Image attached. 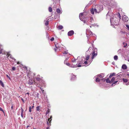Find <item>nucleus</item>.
<instances>
[{"label": "nucleus", "mask_w": 129, "mask_h": 129, "mask_svg": "<svg viewBox=\"0 0 129 129\" xmlns=\"http://www.w3.org/2000/svg\"><path fill=\"white\" fill-rule=\"evenodd\" d=\"M113 16V18H110V21L111 24L113 25H117L118 22L119 20L120 19V14H118L117 15H114Z\"/></svg>", "instance_id": "obj_1"}, {"label": "nucleus", "mask_w": 129, "mask_h": 129, "mask_svg": "<svg viewBox=\"0 0 129 129\" xmlns=\"http://www.w3.org/2000/svg\"><path fill=\"white\" fill-rule=\"evenodd\" d=\"M103 9V7L102 5H97L95 6L94 9H91L90 12L92 14H93L94 12L95 13H99Z\"/></svg>", "instance_id": "obj_2"}, {"label": "nucleus", "mask_w": 129, "mask_h": 129, "mask_svg": "<svg viewBox=\"0 0 129 129\" xmlns=\"http://www.w3.org/2000/svg\"><path fill=\"white\" fill-rule=\"evenodd\" d=\"M86 34L87 38H88V36H92V32L88 29H87Z\"/></svg>", "instance_id": "obj_3"}, {"label": "nucleus", "mask_w": 129, "mask_h": 129, "mask_svg": "<svg viewBox=\"0 0 129 129\" xmlns=\"http://www.w3.org/2000/svg\"><path fill=\"white\" fill-rule=\"evenodd\" d=\"M122 20L124 22H126L128 21V19L126 16L124 15L122 17Z\"/></svg>", "instance_id": "obj_4"}, {"label": "nucleus", "mask_w": 129, "mask_h": 129, "mask_svg": "<svg viewBox=\"0 0 129 129\" xmlns=\"http://www.w3.org/2000/svg\"><path fill=\"white\" fill-rule=\"evenodd\" d=\"M122 80L123 82L125 83L126 85H127L129 84V80L124 78H123Z\"/></svg>", "instance_id": "obj_5"}, {"label": "nucleus", "mask_w": 129, "mask_h": 129, "mask_svg": "<svg viewBox=\"0 0 129 129\" xmlns=\"http://www.w3.org/2000/svg\"><path fill=\"white\" fill-rule=\"evenodd\" d=\"M94 78H96L95 81L96 82H99L101 80H102L104 81H105V79L104 78L100 79H99V77H97L96 76H95Z\"/></svg>", "instance_id": "obj_6"}, {"label": "nucleus", "mask_w": 129, "mask_h": 129, "mask_svg": "<svg viewBox=\"0 0 129 129\" xmlns=\"http://www.w3.org/2000/svg\"><path fill=\"white\" fill-rule=\"evenodd\" d=\"M83 13H80L79 15V18L81 20L83 21L84 23L86 22V21L84 20H83Z\"/></svg>", "instance_id": "obj_7"}, {"label": "nucleus", "mask_w": 129, "mask_h": 129, "mask_svg": "<svg viewBox=\"0 0 129 129\" xmlns=\"http://www.w3.org/2000/svg\"><path fill=\"white\" fill-rule=\"evenodd\" d=\"M52 118V116H51L50 118H49L48 119V120L47 121V124H48V125H50V122L51 121Z\"/></svg>", "instance_id": "obj_8"}, {"label": "nucleus", "mask_w": 129, "mask_h": 129, "mask_svg": "<svg viewBox=\"0 0 129 129\" xmlns=\"http://www.w3.org/2000/svg\"><path fill=\"white\" fill-rule=\"evenodd\" d=\"M7 55L8 56V59H9L10 60V59H12L13 60H15L14 58L12 57V56H11L10 54L9 53H7Z\"/></svg>", "instance_id": "obj_9"}, {"label": "nucleus", "mask_w": 129, "mask_h": 129, "mask_svg": "<svg viewBox=\"0 0 129 129\" xmlns=\"http://www.w3.org/2000/svg\"><path fill=\"white\" fill-rule=\"evenodd\" d=\"M74 31L73 30H71L68 32V35L69 36H71L74 34Z\"/></svg>", "instance_id": "obj_10"}, {"label": "nucleus", "mask_w": 129, "mask_h": 129, "mask_svg": "<svg viewBox=\"0 0 129 129\" xmlns=\"http://www.w3.org/2000/svg\"><path fill=\"white\" fill-rule=\"evenodd\" d=\"M89 56L88 55H87L85 57V58H84V60H83V59H82V58H83V57H82L81 59H82V61H85V60H88V59H89Z\"/></svg>", "instance_id": "obj_11"}, {"label": "nucleus", "mask_w": 129, "mask_h": 129, "mask_svg": "<svg viewBox=\"0 0 129 129\" xmlns=\"http://www.w3.org/2000/svg\"><path fill=\"white\" fill-rule=\"evenodd\" d=\"M34 82H35L32 79H30L29 80L28 84L29 85L32 84H33Z\"/></svg>", "instance_id": "obj_12"}, {"label": "nucleus", "mask_w": 129, "mask_h": 129, "mask_svg": "<svg viewBox=\"0 0 129 129\" xmlns=\"http://www.w3.org/2000/svg\"><path fill=\"white\" fill-rule=\"evenodd\" d=\"M97 54L96 53H95L94 52H93L92 54V59H93L94 57L96 56L97 55Z\"/></svg>", "instance_id": "obj_13"}, {"label": "nucleus", "mask_w": 129, "mask_h": 129, "mask_svg": "<svg viewBox=\"0 0 129 129\" xmlns=\"http://www.w3.org/2000/svg\"><path fill=\"white\" fill-rule=\"evenodd\" d=\"M97 76L98 77H99L100 78H102L104 77V74L103 73H101L98 75Z\"/></svg>", "instance_id": "obj_14"}, {"label": "nucleus", "mask_w": 129, "mask_h": 129, "mask_svg": "<svg viewBox=\"0 0 129 129\" xmlns=\"http://www.w3.org/2000/svg\"><path fill=\"white\" fill-rule=\"evenodd\" d=\"M32 74L33 75V77L35 76V75L34 73H32L31 72H30L28 73V74H27V75L28 77H29V76H32Z\"/></svg>", "instance_id": "obj_15"}, {"label": "nucleus", "mask_w": 129, "mask_h": 129, "mask_svg": "<svg viewBox=\"0 0 129 129\" xmlns=\"http://www.w3.org/2000/svg\"><path fill=\"white\" fill-rule=\"evenodd\" d=\"M56 48L57 49H59V50H60V48L61 47V45H59L58 44H57L55 45Z\"/></svg>", "instance_id": "obj_16"}, {"label": "nucleus", "mask_w": 129, "mask_h": 129, "mask_svg": "<svg viewBox=\"0 0 129 129\" xmlns=\"http://www.w3.org/2000/svg\"><path fill=\"white\" fill-rule=\"evenodd\" d=\"M72 77L71 78V80H74L75 79L76 77V76L73 74H72Z\"/></svg>", "instance_id": "obj_17"}, {"label": "nucleus", "mask_w": 129, "mask_h": 129, "mask_svg": "<svg viewBox=\"0 0 129 129\" xmlns=\"http://www.w3.org/2000/svg\"><path fill=\"white\" fill-rule=\"evenodd\" d=\"M127 68V66L125 64H123L122 66V69L124 70H125Z\"/></svg>", "instance_id": "obj_18"}, {"label": "nucleus", "mask_w": 129, "mask_h": 129, "mask_svg": "<svg viewBox=\"0 0 129 129\" xmlns=\"http://www.w3.org/2000/svg\"><path fill=\"white\" fill-rule=\"evenodd\" d=\"M56 12L58 13H61L60 10L59 8H58L56 9Z\"/></svg>", "instance_id": "obj_19"}, {"label": "nucleus", "mask_w": 129, "mask_h": 129, "mask_svg": "<svg viewBox=\"0 0 129 129\" xmlns=\"http://www.w3.org/2000/svg\"><path fill=\"white\" fill-rule=\"evenodd\" d=\"M64 63L65 64H66L68 66H70L71 64L70 63L66 62V60H64Z\"/></svg>", "instance_id": "obj_20"}, {"label": "nucleus", "mask_w": 129, "mask_h": 129, "mask_svg": "<svg viewBox=\"0 0 129 129\" xmlns=\"http://www.w3.org/2000/svg\"><path fill=\"white\" fill-rule=\"evenodd\" d=\"M0 84L3 87H4V85L3 83V82L1 81L0 80Z\"/></svg>", "instance_id": "obj_21"}, {"label": "nucleus", "mask_w": 129, "mask_h": 129, "mask_svg": "<svg viewBox=\"0 0 129 129\" xmlns=\"http://www.w3.org/2000/svg\"><path fill=\"white\" fill-rule=\"evenodd\" d=\"M106 82L107 83H111V81H110L109 79H107L106 80Z\"/></svg>", "instance_id": "obj_22"}, {"label": "nucleus", "mask_w": 129, "mask_h": 129, "mask_svg": "<svg viewBox=\"0 0 129 129\" xmlns=\"http://www.w3.org/2000/svg\"><path fill=\"white\" fill-rule=\"evenodd\" d=\"M21 117H23V113L24 110L22 108H21Z\"/></svg>", "instance_id": "obj_23"}, {"label": "nucleus", "mask_w": 129, "mask_h": 129, "mask_svg": "<svg viewBox=\"0 0 129 129\" xmlns=\"http://www.w3.org/2000/svg\"><path fill=\"white\" fill-rule=\"evenodd\" d=\"M114 58V60H117L118 59V56L117 55H115Z\"/></svg>", "instance_id": "obj_24"}, {"label": "nucleus", "mask_w": 129, "mask_h": 129, "mask_svg": "<svg viewBox=\"0 0 129 129\" xmlns=\"http://www.w3.org/2000/svg\"><path fill=\"white\" fill-rule=\"evenodd\" d=\"M63 28V26L61 25L59 26L58 27V28L59 29H61Z\"/></svg>", "instance_id": "obj_25"}, {"label": "nucleus", "mask_w": 129, "mask_h": 129, "mask_svg": "<svg viewBox=\"0 0 129 129\" xmlns=\"http://www.w3.org/2000/svg\"><path fill=\"white\" fill-rule=\"evenodd\" d=\"M49 11L50 12H51L52 11V8L51 7H49Z\"/></svg>", "instance_id": "obj_26"}, {"label": "nucleus", "mask_w": 129, "mask_h": 129, "mask_svg": "<svg viewBox=\"0 0 129 129\" xmlns=\"http://www.w3.org/2000/svg\"><path fill=\"white\" fill-rule=\"evenodd\" d=\"M115 80V78L114 77H113L112 79H111V82H113V81H114Z\"/></svg>", "instance_id": "obj_27"}, {"label": "nucleus", "mask_w": 129, "mask_h": 129, "mask_svg": "<svg viewBox=\"0 0 129 129\" xmlns=\"http://www.w3.org/2000/svg\"><path fill=\"white\" fill-rule=\"evenodd\" d=\"M123 45H124V47H125L127 45V43H123Z\"/></svg>", "instance_id": "obj_28"}, {"label": "nucleus", "mask_w": 129, "mask_h": 129, "mask_svg": "<svg viewBox=\"0 0 129 129\" xmlns=\"http://www.w3.org/2000/svg\"><path fill=\"white\" fill-rule=\"evenodd\" d=\"M39 106H38L36 107V110L37 111H38L40 110Z\"/></svg>", "instance_id": "obj_29"}, {"label": "nucleus", "mask_w": 129, "mask_h": 129, "mask_svg": "<svg viewBox=\"0 0 129 129\" xmlns=\"http://www.w3.org/2000/svg\"><path fill=\"white\" fill-rule=\"evenodd\" d=\"M48 21H46L45 23V24L47 26L48 25Z\"/></svg>", "instance_id": "obj_30"}, {"label": "nucleus", "mask_w": 129, "mask_h": 129, "mask_svg": "<svg viewBox=\"0 0 129 129\" xmlns=\"http://www.w3.org/2000/svg\"><path fill=\"white\" fill-rule=\"evenodd\" d=\"M68 53V51H64V52L63 53L64 54H67Z\"/></svg>", "instance_id": "obj_31"}, {"label": "nucleus", "mask_w": 129, "mask_h": 129, "mask_svg": "<svg viewBox=\"0 0 129 129\" xmlns=\"http://www.w3.org/2000/svg\"><path fill=\"white\" fill-rule=\"evenodd\" d=\"M36 79L37 80L39 81L40 80V78H39V77H37L36 78Z\"/></svg>", "instance_id": "obj_32"}, {"label": "nucleus", "mask_w": 129, "mask_h": 129, "mask_svg": "<svg viewBox=\"0 0 129 129\" xmlns=\"http://www.w3.org/2000/svg\"><path fill=\"white\" fill-rule=\"evenodd\" d=\"M109 13L108 12L106 15V17L107 18H108L110 16Z\"/></svg>", "instance_id": "obj_33"}, {"label": "nucleus", "mask_w": 129, "mask_h": 129, "mask_svg": "<svg viewBox=\"0 0 129 129\" xmlns=\"http://www.w3.org/2000/svg\"><path fill=\"white\" fill-rule=\"evenodd\" d=\"M126 26L128 30H129V26L127 25H126Z\"/></svg>", "instance_id": "obj_34"}, {"label": "nucleus", "mask_w": 129, "mask_h": 129, "mask_svg": "<svg viewBox=\"0 0 129 129\" xmlns=\"http://www.w3.org/2000/svg\"><path fill=\"white\" fill-rule=\"evenodd\" d=\"M16 69V68L15 67H13L12 68V70L14 71Z\"/></svg>", "instance_id": "obj_35"}, {"label": "nucleus", "mask_w": 129, "mask_h": 129, "mask_svg": "<svg viewBox=\"0 0 129 129\" xmlns=\"http://www.w3.org/2000/svg\"><path fill=\"white\" fill-rule=\"evenodd\" d=\"M76 60V59H72V61L73 62H74Z\"/></svg>", "instance_id": "obj_36"}, {"label": "nucleus", "mask_w": 129, "mask_h": 129, "mask_svg": "<svg viewBox=\"0 0 129 129\" xmlns=\"http://www.w3.org/2000/svg\"><path fill=\"white\" fill-rule=\"evenodd\" d=\"M54 40V38L53 37H52L50 39V40L51 41H53Z\"/></svg>", "instance_id": "obj_37"}, {"label": "nucleus", "mask_w": 129, "mask_h": 129, "mask_svg": "<svg viewBox=\"0 0 129 129\" xmlns=\"http://www.w3.org/2000/svg\"><path fill=\"white\" fill-rule=\"evenodd\" d=\"M70 67H72V68H75V67H75V66H70Z\"/></svg>", "instance_id": "obj_38"}, {"label": "nucleus", "mask_w": 129, "mask_h": 129, "mask_svg": "<svg viewBox=\"0 0 129 129\" xmlns=\"http://www.w3.org/2000/svg\"><path fill=\"white\" fill-rule=\"evenodd\" d=\"M117 82H118V81H114L113 82V84H115V83H116Z\"/></svg>", "instance_id": "obj_39"}, {"label": "nucleus", "mask_w": 129, "mask_h": 129, "mask_svg": "<svg viewBox=\"0 0 129 129\" xmlns=\"http://www.w3.org/2000/svg\"><path fill=\"white\" fill-rule=\"evenodd\" d=\"M3 50H2L1 51H0V54L2 53L3 54L4 53L3 52Z\"/></svg>", "instance_id": "obj_40"}, {"label": "nucleus", "mask_w": 129, "mask_h": 129, "mask_svg": "<svg viewBox=\"0 0 129 129\" xmlns=\"http://www.w3.org/2000/svg\"><path fill=\"white\" fill-rule=\"evenodd\" d=\"M31 107H30L29 108V111L30 112H31Z\"/></svg>", "instance_id": "obj_41"}, {"label": "nucleus", "mask_w": 129, "mask_h": 129, "mask_svg": "<svg viewBox=\"0 0 129 129\" xmlns=\"http://www.w3.org/2000/svg\"><path fill=\"white\" fill-rule=\"evenodd\" d=\"M0 110L1 111H2V112H4V111L3 110V109L2 108H1L0 107Z\"/></svg>", "instance_id": "obj_42"}, {"label": "nucleus", "mask_w": 129, "mask_h": 129, "mask_svg": "<svg viewBox=\"0 0 129 129\" xmlns=\"http://www.w3.org/2000/svg\"><path fill=\"white\" fill-rule=\"evenodd\" d=\"M121 51V49H120L117 51V52L119 53H120Z\"/></svg>", "instance_id": "obj_43"}, {"label": "nucleus", "mask_w": 129, "mask_h": 129, "mask_svg": "<svg viewBox=\"0 0 129 129\" xmlns=\"http://www.w3.org/2000/svg\"><path fill=\"white\" fill-rule=\"evenodd\" d=\"M81 65H80V63H79L78 65H77V67H81Z\"/></svg>", "instance_id": "obj_44"}, {"label": "nucleus", "mask_w": 129, "mask_h": 129, "mask_svg": "<svg viewBox=\"0 0 129 129\" xmlns=\"http://www.w3.org/2000/svg\"><path fill=\"white\" fill-rule=\"evenodd\" d=\"M111 74L113 76H114L115 75V73H112Z\"/></svg>", "instance_id": "obj_45"}, {"label": "nucleus", "mask_w": 129, "mask_h": 129, "mask_svg": "<svg viewBox=\"0 0 129 129\" xmlns=\"http://www.w3.org/2000/svg\"><path fill=\"white\" fill-rule=\"evenodd\" d=\"M112 76H113L111 74H110V75L109 76V78H110L111 77H112Z\"/></svg>", "instance_id": "obj_46"}, {"label": "nucleus", "mask_w": 129, "mask_h": 129, "mask_svg": "<svg viewBox=\"0 0 129 129\" xmlns=\"http://www.w3.org/2000/svg\"><path fill=\"white\" fill-rule=\"evenodd\" d=\"M87 63V62L86 61H85L84 62V63L85 64H86Z\"/></svg>", "instance_id": "obj_47"}, {"label": "nucleus", "mask_w": 129, "mask_h": 129, "mask_svg": "<svg viewBox=\"0 0 129 129\" xmlns=\"http://www.w3.org/2000/svg\"><path fill=\"white\" fill-rule=\"evenodd\" d=\"M40 88L41 89L42 91L43 92L44 91V90L42 88L40 87Z\"/></svg>", "instance_id": "obj_48"}, {"label": "nucleus", "mask_w": 129, "mask_h": 129, "mask_svg": "<svg viewBox=\"0 0 129 129\" xmlns=\"http://www.w3.org/2000/svg\"><path fill=\"white\" fill-rule=\"evenodd\" d=\"M90 20L91 21V22H92V21L93 20V19L92 18H91Z\"/></svg>", "instance_id": "obj_49"}, {"label": "nucleus", "mask_w": 129, "mask_h": 129, "mask_svg": "<svg viewBox=\"0 0 129 129\" xmlns=\"http://www.w3.org/2000/svg\"><path fill=\"white\" fill-rule=\"evenodd\" d=\"M91 48H89V49H88V50H89V51H90V50H91Z\"/></svg>", "instance_id": "obj_50"}, {"label": "nucleus", "mask_w": 129, "mask_h": 129, "mask_svg": "<svg viewBox=\"0 0 129 129\" xmlns=\"http://www.w3.org/2000/svg\"><path fill=\"white\" fill-rule=\"evenodd\" d=\"M6 76L7 77L9 78V77L8 75H7Z\"/></svg>", "instance_id": "obj_51"}, {"label": "nucleus", "mask_w": 129, "mask_h": 129, "mask_svg": "<svg viewBox=\"0 0 129 129\" xmlns=\"http://www.w3.org/2000/svg\"><path fill=\"white\" fill-rule=\"evenodd\" d=\"M46 129H50L49 127H48Z\"/></svg>", "instance_id": "obj_52"}, {"label": "nucleus", "mask_w": 129, "mask_h": 129, "mask_svg": "<svg viewBox=\"0 0 129 129\" xmlns=\"http://www.w3.org/2000/svg\"><path fill=\"white\" fill-rule=\"evenodd\" d=\"M26 94H27L28 95H29V93H26Z\"/></svg>", "instance_id": "obj_53"}, {"label": "nucleus", "mask_w": 129, "mask_h": 129, "mask_svg": "<svg viewBox=\"0 0 129 129\" xmlns=\"http://www.w3.org/2000/svg\"><path fill=\"white\" fill-rule=\"evenodd\" d=\"M22 99V101H23V102H24V100H23V99L22 98V99Z\"/></svg>", "instance_id": "obj_54"}, {"label": "nucleus", "mask_w": 129, "mask_h": 129, "mask_svg": "<svg viewBox=\"0 0 129 129\" xmlns=\"http://www.w3.org/2000/svg\"><path fill=\"white\" fill-rule=\"evenodd\" d=\"M54 50H55V51H56V49H54Z\"/></svg>", "instance_id": "obj_55"}, {"label": "nucleus", "mask_w": 129, "mask_h": 129, "mask_svg": "<svg viewBox=\"0 0 129 129\" xmlns=\"http://www.w3.org/2000/svg\"><path fill=\"white\" fill-rule=\"evenodd\" d=\"M34 107V106H33L32 107H31V109H32Z\"/></svg>", "instance_id": "obj_56"}, {"label": "nucleus", "mask_w": 129, "mask_h": 129, "mask_svg": "<svg viewBox=\"0 0 129 129\" xmlns=\"http://www.w3.org/2000/svg\"><path fill=\"white\" fill-rule=\"evenodd\" d=\"M17 63V64H18L19 63V62H18Z\"/></svg>", "instance_id": "obj_57"}, {"label": "nucleus", "mask_w": 129, "mask_h": 129, "mask_svg": "<svg viewBox=\"0 0 129 129\" xmlns=\"http://www.w3.org/2000/svg\"><path fill=\"white\" fill-rule=\"evenodd\" d=\"M127 75L129 77V74H128Z\"/></svg>", "instance_id": "obj_58"}, {"label": "nucleus", "mask_w": 129, "mask_h": 129, "mask_svg": "<svg viewBox=\"0 0 129 129\" xmlns=\"http://www.w3.org/2000/svg\"><path fill=\"white\" fill-rule=\"evenodd\" d=\"M29 127V126H27V128L28 127Z\"/></svg>", "instance_id": "obj_59"}, {"label": "nucleus", "mask_w": 129, "mask_h": 129, "mask_svg": "<svg viewBox=\"0 0 129 129\" xmlns=\"http://www.w3.org/2000/svg\"><path fill=\"white\" fill-rule=\"evenodd\" d=\"M61 48H62H62H63V47H61Z\"/></svg>", "instance_id": "obj_60"}, {"label": "nucleus", "mask_w": 129, "mask_h": 129, "mask_svg": "<svg viewBox=\"0 0 129 129\" xmlns=\"http://www.w3.org/2000/svg\"><path fill=\"white\" fill-rule=\"evenodd\" d=\"M108 8H110V7H108Z\"/></svg>", "instance_id": "obj_61"}, {"label": "nucleus", "mask_w": 129, "mask_h": 129, "mask_svg": "<svg viewBox=\"0 0 129 129\" xmlns=\"http://www.w3.org/2000/svg\"><path fill=\"white\" fill-rule=\"evenodd\" d=\"M128 61H129V60H128Z\"/></svg>", "instance_id": "obj_62"}, {"label": "nucleus", "mask_w": 129, "mask_h": 129, "mask_svg": "<svg viewBox=\"0 0 129 129\" xmlns=\"http://www.w3.org/2000/svg\"><path fill=\"white\" fill-rule=\"evenodd\" d=\"M90 27H91V26H90Z\"/></svg>", "instance_id": "obj_63"}, {"label": "nucleus", "mask_w": 129, "mask_h": 129, "mask_svg": "<svg viewBox=\"0 0 129 129\" xmlns=\"http://www.w3.org/2000/svg\"><path fill=\"white\" fill-rule=\"evenodd\" d=\"M34 129H36L35 128H34Z\"/></svg>", "instance_id": "obj_64"}]
</instances>
